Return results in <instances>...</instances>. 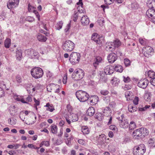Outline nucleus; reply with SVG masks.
Masks as SVG:
<instances>
[{"instance_id":"43","label":"nucleus","mask_w":155,"mask_h":155,"mask_svg":"<svg viewBox=\"0 0 155 155\" xmlns=\"http://www.w3.org/2000/svg\"><path fill=\"white\" fill-rule=\"evenodd\" d=\"M36 8L30 4H29L28 6V10L29 12H33L36 10Z\"/></svg>"},{"instance_id":"30","label":"nucleus","mask_w":155,"mask_h":155,"mask_svg":"<svg viewBox=\"0 0 155 155\" xmlns=\"http://www.w3.org/2000/svg\"><path fill=\"white\" fill-rule=\"evenodd\" d=\"M68 123L70 124H71V122H72V120L73 119L72 118V114H70V115H66L64 117Z\"/></svg>"},{"instance_id":"15","label":"nucleus","mask_w":155,"mask_h":155,"mask_svg":"<svg viewBox=\"0 0 155 155\" xmlns=\"http://www.w3.org/2000/svg\"><path fill=\"white\" fill-rule=\"evenodd\" d=\"M117 59V55L114 53L109 54L107 57L108 61L110 63H114Z\"/></svg>"},{"instance_id":"32","label":"nucleus","mask_w":155,"mask_h":155,"mask_svg":"<svg viewBox=\"0 0 155 155\" xmlns=\"http://www.w3.org/2000/svg\"><path fill=\"white\" fill-rule=\"evenodd\" d=\"M140 131L142 135H143V136L147 135L149 134V131L148 130L145 128L141 127L140 128Z\"/></svg>"},{"instance_id":"48","label":"nucleus","mask_w":155,"mask_h":155,"mask_svg":"<svg viewBox=\"0 0 155 155\" xmlns=\"http://www.w3.org/2000/svg\"><path fill=\"white\" fill-rule=\"evenodd\" d=\"M148 143L150 146L153 147H155V143H154V141L153 139H150L148 140Z\"/></svg>"},{"instance_id":"26","label":"nucleus","mask_w":155,"mask_h":155,"mask_svg":"<svg viewBox=\"0 0 155 155\" xmlns=\"http://www.w3.org/2000/svg\"><path fill=\"white\" fill-rule=\"evenodd\" d=\"M95 112L94 108L92 107H90L87 110L86 113L89 116H93Z\"/></svg>"},{"instance_id":"41","label":"nucleus","mask_w":155,"mask_h":155,"mask_svg":"<svg viewBox=\"0 0 155 155\" xmlns=\"http://www.w3.org/2000/svg\"><path fill=\"white\" fill-rule=\"evenodd\" d=\"M8 122L9 124L11 125H14L16 123V120L14 118H10L8 120Z\"/></svg>"},{"instance_id":"13","label":"nucleus","mask_w":155,"mask_h":155,"mask_svg":"<svg viewBox=\"0 0 155 155\" xmlns=\"http://www.w3.org/2000/svg\"><path fill=\"white\" fill-rule=\"evenodd\" d=\"M114 67L112 66L107 65L105 68L104 70V72L106 74H112L114 71Z\"/></svg>"},{"instance_id":"38","label":"nucleus","mask_w":155,"mask_h":155,"mask_svg":"<svg viewBox=\"0 0 155 155\" xmlns=\"http://www.w3.org/2000/svg\"><path fill=\"white\" fill-rule=\"evenodd\" d=\"M148 76L151 79L155 78V72L152 71H149L147 72Z\"/></svg>"},{"instance_id":"27","label":"nucleus","mask_w":155,"mask_h":155,"mask_svg":"<svg viewBox=\"0 0 155 155\" xmlns=\"http://www.w3.org/2000/svg\"><path fill=\"white\" fill-rule=\"evenodd\" d=\"M44 107H47L46 110L52 112L55 110L54 107L52 104H51L49 103H47L46 105Z\"/></svg>"},{"instance_id":"64","label":"nucleus","mask_w":155,"mask_h":155,"mask_svg":"<svg viewBox=\"0 0 155 155\" xmlns=\"http://www.w3.org/2000/svg\"><path fill=\"white\" fill-rule=\"evenodd\" d=\"M78 143L81 145H83L85 143V141L82 139H79L78 140Z\"/></svg>"},{"instance_id":"47","label":"nucleus","mask_w":155,"mask_h":155,"mask_svg":"<svg viewBox=\"0 0 155 155\" xmlns=\"http://www.w3.org/2000/svg\"><path fill=\"white\" fill-rule=\"evenodd\" d=\"M63 23L62 21H59L57 24L56 27L58 30H59L62 28Z\"/></svg>"},{"instance_id":"2","label":"nucleus","mask_w":155,"mask_h":155,"mask_svg":"<svg viewBox=\"0 0 155 155\" xmlns=\"http://www.w3.org/2000/svg\"><path fill=\"white\" fill-rule=\"evenodd\" d=\"M75 47L74 43L70 40H67L62 44V48L66 52H70L72 51Z\"/></svg>"},{"instance_id":"42","label":"nucleus","mask_w":155,"mask_h":155,"mask_svg":"<svg viewBox=\"0 0 155 155\" xmlns=\"http://www.w3.org/2000/svg\"><path fill=\"white\" fill-rule=\"evenodd\" d=\"M11 45V40L7 38L6 39L5 42V47L7 48H9Z\"/></svg>"},{"instance_id":"54","label":"nucleus","mask_w":155,"mask_h":155,"mask_svg":"<svg viewBox=\"0 0 155 155\" xmlns=\"http://www.w3.org/2000/svg\"><path fill=\"white\" fill-rule=\"evenodd\" d=\"M115 0H104L105 3L107 5H110L113 3Z\"/></svg>"},{"instance_id":"46","label":"nucleus","mask_w":155,"mask_h":155,"mask_svg":"<svg viewBox=\"0 0 155 155\" xmlns=\"http://www.w3.org/2000/svg\"><path fill=\"white\" fill-rule=\"evenodd\" d=\"M139 42L142 45H144L147 44V40L145 38H140L139 39Z\"/></svg>"},{"instance_id":"16","label":"nucleus","mask_w":155,"mask_h":155,"mask_svg":"<svg viewBox=\"0 0 155 155\" xmlns=\"http://www.w3.org/2000/svg\"><path fill=\"white\" fill-rule=\"evenodd\" d=\"M147 15L151 19L155 18V11L152 9L148 10L146 12Z\"/></svg>"},{"instance_id":"45","label":"nucleus","mask_w":155,"mask_h":155,"mask_svg":"<svg viewBox=\"0 0 155 155\" xmlns=\"http://www.w3.org/2000/svg\"><path fill=\"white\" fill-rule=\"evenodd\" d=\"M136 127V125L135 123L133 121H131L130 124L129 128L130 130H133Z\"/></svg>"},{"instance_id":"7","label":"nucleus","mask_w":155,"mask_h":155,"mask_svg":"<svg viewBox=\"0 0 155 155\" xmlns=\"http://www.w3.org/2000/svg\"><path fill=\"white\" fill-rule=\"evenodd\" d=\"M84 75V70L80 68L76 69L73 73L72 77L75 80H79L83 78Z\"/></svg>"},{"instance_id":"58","label":"nucleus","mask_w":155,"mask_h":155,"mask_svg":"<svg viewBox=\"0 0 155 155\" xmlns=\"http://www.w3.org/2000/svg\"><path fill=\"white\" fill-rule=\"evenodd\" d=\"M33 13L35 14L36 17L38 18V21H40V16L38 12L36 10Z\"/></svg>"},{"instance_id":"12","label":"nucleus","mask_w":155,"mask_h":155,"mask_svg":"<svg viewBox=\"0 0 155 155\" xmlns=\"http://www.w3.org/2000/svg\"><path fill=\"white\" fill-rule=\"evenodd\" d=\"M149 83V81L146 78L142 79L140 80L138 83V86L140 87L143 89L145 88Z\"/></svg>"},{"instance_id":"4","label":"nucleus","mask_w":155,"mask_h":155,"mask_svg":"<svg viewBox=\"0 0 155 155\" xmlns=\"http://www.w3.org/2000/svg\"><path fill=\"white\" fill-rule=\"evenodd\" d=\"M31 73L33 77L36 79H38L42 77L44 72L41 68L39 67H35L31 69Z\"/></svg>"},{"instance_id":"36","label":"nucleus","mask_w":155,"mask_h":155,"mask_svg":"<svg viewBox=\"0 0 155 155\" xmlns=\"http://www.w3.org/2000/svg\"><path fill=\"white\" fill-rule=\"evenodd\" d=\"M50 127L51 132L52 133L56 134L57 133L58 127L56 125L54 124H53Z\"/></svg>"},{"instance_id":"63","label":"nucleus","mask_w":155,"mask_h":155,"mask_svg":"<svg viewBox=\"0 0 155 155\" xmlns=\"http://www.w3.org/2000/svg\"><path fill=\"white\" fill-rule=\"evenodd\" d=\"M5 93L3 89L0 87V97H2L5 95Z\"/></svg>"},{"instance_id":"6","label":"nucleus","mask_w":155,"mask_h":155,"mask_svg":"<svg viewBox=\"0 0 155 155\" xmlns=\"http://www.w3.org/2000/svg\"><path fill=\"white\" fill-rule=\"evenodd\" d=\"M146 148L143 144L135 146L133 150L134 155H143L146 151Z\"/></svg>"},{"instance_id":"59","label":"nucleus","mask_w":155,"mask_h":155,"mask_svg":"<svg viewBox=\"0 0 155 155\" xmlns=\"http://www.w3.org/2000/svg\"><path fill=\"white\" fill-rule=\"evenodd\" d=\"M150 107V105H146L143 107H140L139 108V110L140 111H145L147 109L149 108Z\"/></svg>"},{"instance_id":"14","label":"nucleus","mask_w":155,"mask_h":155,"mask_svg":"<svg viewBox=\"0 0 155 155\" xmlns=\"http://www.w3.org/2000/svg\"><path fill=\"white\" fill-rule=\"evenodd\" d=\"M132 136L135 139H139L142 136L140 128L134 131L132 134Z\"/></svg>"},{"instance_id":"62","label":"nucleus","mask_w":155,"mask_h":155,"mask_svg":"<svg viewBox=\"0 0 155 155\" xmlns=\"http://www.w3.org/2000/svg\"><path fill=\"white\" fill-rule=\"evenodd\" d=\"M16 81L18 83H21L22 81V79L19 76H17L15 78Z\"/></svg>"},{"instance_id":"51","label":"nucleus","mask_w":155,"mask_h":155,"mask_svg":"<svg viewBox=\"0 0 155 155\" xmlns=\"http://www.w3.org/2000/svg\"><path fill=\"white\" fill-rule=\"evenodd\" d=\"M123 81L125 83H127L130 82L131 81L130 78L128 76L125 77V76L123 77Z\"/></svg>"},{"instance_id":"40","label":"nucleus","mask_w":155,"mask_h":155,"mask_svg":"<svg viewBox=\"0 0 155 155\" xmlns=\"http://www.w3.org/2000/svg\"><path fill=\"white\" fill-rule=\"evenodd\" d=\"M144 100L147 101H150V94L149 93H147L145 94L144 96Z\"/></svg>"},{"instance_id":"29","label":"nucleus","mask_w":155,"mask_h":155,"mask_svg":"<svg viewBox=\"0 0 155 155\" xmlns=\"http://www.w3.org/2000/svg\"><path fill=\"white\" fill-rule=\"evenodd\" d=\"M120 125L121 127L123 128H127L129 124L127 120H124L120 121Z\"/></svg>"},{"instance_id":"18","label":"nucleus","mask_w":155,"mask_h":155,"mask_svg":"<svg viewBox=\"0 0 155 155\" xmlns=\"http://www.w3.org/2000/svg\"><path fill=\"white\" fill-rule=\"evenodd\" d=\"M99 98L97 96H92L90 97V102L91 105H94L97 104Z\"/></svg>"},{"instance_id":"39","label":"nucleus","mask_w":155,"mask_h":155,"mask_svg":"<svg viewBox=\"0 0 155 155\" xmlns=\"http://www.w3.org/2000/svg\"><path fill=\"white\" fill-rule=\"evenodd\" d=\"M119 82V80L116 78L114 77L111 80V83L113 85H117Z\"/></svg>"},{"instance_id":"50","label":"nucleus","mask_w":155,"mask_h":155,"mask_svg":"<svg viewBox=\"0 0 155 155\" xmlns=\"http://www.w3.org/2000/svg\"><path fill=\"white\" fill-rule=\"evenodd\" d=\"M109 128L117 132L118 130V129L117 127L115 125H111L109 127Z\"/></svg>"},{"instance_id":"53","label":"nucleus","mask_w":155,"mask_h":155,"mask_svg":"<svg viewBox=\"0 0 155 155\" xmlns=\"http://www.w3.org/2000/svg\"><path fill=\"white\" fill-rule=\"evenodd\" d=\"M26 20L27 21L29 22H32L35 21V18L32 17L28 16L27 17Z\"/></svg>"},{"instance_id":"24","label":"nucleus","mask_w":155,"mask_h":155,"mask_svg":"<svg viewBox=\"0 0 155 155\" xmlns=\"http://www.w3.org/2000/svg\"><path fill=\"white\" fill-rule=\"evenodd\" d=\"M125 96L127 100L128 101L131 100L133 97L132 92L129 91H127L125 92Z\"/></svg>"},{"instance_id":"10","label":"nucleus","mask_w":155,"mask_h":155,"mask_svg":"<svg viewBox=\"0 0 155 155\" xmlns=\"http://www.w3.org/2000/svg\"><path fill=\"white\" fill-rule=\"evenodd\" d=\"M142 52L145 56L148 58L153 54L154 50L152 47L147 46L143 48Z\"/></svg>"},{"instance_id":"55","label":"nucleus","mask_w":155,"mask_h":155,"mask_svg":"<svg viewBox=\"0 0 155 155\" xmlns=\"http://www.w3.org/2000/svg\"><path fill=\"white\" fill-rule=\"evenodd\" d=\"M139 101V99L138 97L136 96L135 97L133 101V103L134 104L137 105L138 104V102Z\"/></svg>"},{"instance_id":"49","label":"nucleus","mask_w":155,"mask_h":155,"mask_svg":"<svg viewBox=\"0 0 155 155\" xmlns=\"http://www.w3.org/2000/svg\"><path fill=\"white\" fill-rule=\"evenodd\" d=\"M72 118L73 119L72 120V122L76 121L78 120V118L77 115L75 114L72 113Z\"/></svg>"},{"instance_id":"33","label":"nucleus","mask_w":155,"mask_h":155,"mask_svg":"<svg viewBox=\"0 0 155 155\" xmlns=\"http://www.w3.org/2000/svg\"><path fill=\"white\" fill-rule=\"evenodd\" d=\"M53 90L55 93H58L60 92L61 87L57 84H53L52 86Z\"/></svg>"},{"instance_id":"25","label":"nucleus","mask_w":155,"mask_h":155,"mask_svg":"<svg viewBox=\"0 0 155 155\" xmlns=\"http://www.w3.org/2000/svg\"><path fill=\"white\" fill-rule=\"evenodd\" d=\"M106 138V136L104 134H101L99 135L98 139V141L101 144L104 143V141Z\"/></svg>"},{"instance_id":"22","label":"nucleus","mask_w":155,"mask_h":155,"mask_svg":"<svg viewBox=\"0 0 155 155\" xmlns=\"http://www.w3.org/2000/svg\"><path fill=\"white\" fill-rule=\"evenodd\" d=\"M148 6L151 8L152 9H155V0H148L147 3Z\"/></svg>"},{"instance_id":"34","label":"nucleus","mask_w":155,"mask_h":155,"mask_svg":"<svg viewBox=\"0 0 155 155\" xmlns=\"http://www.w3.org/2000/svg\"><path fill=\"white\" fill-rule=\"evenodd\" d=\"M81 130L83 133L84 134H88L90 132V130L87 126H83L81 128Z\"/></svg>"},{"instance_id":"20","label":"nucleus","mask_w":155,"mask_h":155,"mask_svg":"<svg viewBox=\"0 0 155 155\" xmlns=\"http://www.w3.org/2000/svg\"><path fill=\"white\" fill-rule=\"evenodd\" d=\"M102 58L100 56L97 57L95 59H94L93 63L94 66L95 68L97 67L99 64L102 62Z\"/></svg>"},{"instance_id":"11","label":"nucleus","mask_w":155,"mask_h":155,"mask_svg":"<svg viewBox=\"0 0 155 155\" xmlns=\"http://www.w3.org/2000/svg\"><path fill=\"white\" fill-rule=\"evenodd\" d=\"M19 0H14V2L9 1L7 3V6L8 9H14L17 7L19 3Z\"/></svg>"},{"instance_id":"3","label":"nucleus","mask_w":155,"mask_h":155,"mask_svg":"<svg viewBox=\"0 0 155 155\" xmlns=\"http://www.w3.org/2000/svg\"><path fill=\"white\" fill-rule=\"evenodd\" d=\"M76 96L80 101L84 102L87 101L89 97V94L86 91L79 90L76 93Z\"/></svg>"},{"instance_id":"57","label":"nucleus","mask_w":155,"mask_h":155,"mask_svg":"<svg viewBox=\"0 0 155 155\" xmlns=\"http://www.w3.org/2000/svg\"><path fill=\"white\" fill-rule=\"evenodd\" d=\"M67 108L68 111L70 114H71L73 110V108L71 106L70 104H68L67 105Z\"/></svg>"},{"instance_id":"9","label":"nucleus","mask_w":155,"mask_h":155,"mask_svg":"<svg viewBox=\"0 0 155 155\" xmlns=\"http://www.w3.org/2000/svg\"><path fill=\"white\" fill-rule=\"evenodd\" d=\"M91 39L98 44L102 45L104 42V38L101 35L97 33H93L91 36Z\"/></svg>"},{"instance_id":"8","label":"nucleus","mask_w":155,"mask_h":155,"mask_svg":"<svg viewBox=\"0 0 155 155\" xmlns=\"http://www.w3.org/2000/svg\"><path fill=\"white\" fill-rule=\"evenodd\" d=\"M24 114L27 116H28L29 117H32V118H34L33 121L31 123H30V124H32L35 122L36 119V117L35 114H34V112L32 111L28 110H25L24 111H21L20 112L19 117L23 121H24V119H25V117L23 118L22 117V116L24 115Z\"/></svg>"},{"instance_id":"37","label":"nucleus","mask_w":155,"mask_h":155,"mask_svg":"<svg viewBox=\"0 0 155 155\" xmlns=\"http://www.w3.org/2000/svg\"><path fill=\"white\" fill-rule=\"evenodd\" d=\"M114 70L117 72H121L123 71V68L121 65L117 64L115 66Z\"/></svg>"},{"instance_id":"19","label":"nucleus","mask_w":155,"mask_h":155,"mask_svg":"<svg viewBox=\"0 0 155 155\" xmlns=\"http://www.w3.org/2000/svg\"><path fill=\"white\" fill-rule=\"evenodd\" d=\"M81 22L84 25H87L89 23V20L86 15H83L81 19Z\"/></svg>"},{"instance_id":"60","label":"nucleus","mask_w":155,"mask_h":155,"mask_svg":"<svg viewBox=\"0 0 155 155\" xmlns=\"http://www.w3.org/2000/svg\"><path fill=\"white\" fill-rule=\"evenodd\" d=\"M100 93L101 95H106L108 94L109 91L107 90H103L101 91Z\"/></svg>"},{"instance_id":"1","label":"nucleus","mask_w":155,"mask_h":155,"mask_svg":"<svg viewBox=\"0 0 155 155\" xmlns=\"http://www.w3.org/2000/svg\"><path fill=\"white\" fill-rule=\"evenodd\" d=\"M121 42L118 39L114 40L113 42H107L106 45V49L107 51H113L121 45Z\"/></svg>"},{"instance_id":"28","label":"nucleus","mask_w":155,"mask_h":155,"mask_svg":"<svg viewBox=\"0 0 155 155\" xmlns=\"http://www.w3.org/2000/svg\"><path fill=\"white\" fill-rule=\"evenodd\" d=\"M14 98L15 100L18 101H21L23 103H25L26 102L22 96L17 95H14Z\"/></svg>"},{"instance_id":"23","label":"nucleus","mask_w":155,"mask_h":155,"mask_svg":"<svg viewBox=\"0 0 155 155\" xmlns=\"http://www.w3.org/2000/svg\"><path fill=\"white\" fill-rule=\"evenodd\" d=\"M37 38L39 41L42 42H45L47 39L45 36L40 34L37 35Z\"/></svg>"},{"instance_id":"21","label":"nucleus","mask_w":155,"mask_h":155,"mask_svg":"<svg viewBox=\"0 0 155 155\" xmlns=\"http://www.w3.org/2000/svg\"><path fill=\"white\" fill-rule=\"evenodd\" d=\"M103 112L104 115L108 117L110 116L111 110L109 107H106L103 109Z\"/></svg>"},{"instance_id":"44","label":"nucleus","mask_w":155,"mask_h":155,"mask_svg":"<svg viewBox=\"0 0 155 155\" xmlns=\"http://www.w3.org/2000/svg\"><path fill=\"white\" fill-rule=\"evenodd\" d=\"M16 57L17 59L20 60L22 57V52L19 51H18L16 53Z\"/></svg>"},{"instance_id":"52","label":"nucleus","mask_w":155,"mask_h":155,"mask_svg":"<svg viewBox=\"0 0 155 155\" xmlns=\"http://www.w3.org/2000/svg\"><path fill=\"white\" fill-rule=\"evenodd\" d=\"M124 63L126 67L130 65V61L127 58H125L124 59Z\"/></svg>"},{"instance_id":"56","label":"nucleus","mask_w":155,"mask_h":155,"mask_svg":"<svg viewBox=\"0 0 155 155\" xmlns=\"http://www.w3.org/2000/svg\"><path fill=\"white\" fill-rule=\"evenodd\" d=\"M34 100L35 102L34 105L35 106L36 110H37V106H38L40 104L39 100H36L35 98H34Z\"/></svg>"},{"instance_id":"5","label":"nucleus","mask_w":155,"mask_h":155,"mask_svg":"<svg viewBox=\"0 0 155 155\" xmlns=\"http://www.w3.org/2000/svg\"><path fill=\"white\" fill-rule=\"evenodd\" d=\"M81 57V56L80 53L73 52L70 55L69 61L72 64L75 65L79 62Z\"/></svg>"},{"instance_id":"17","label":"nucleus","mask_w":155,"mask_h":155,"mask_svg":"<svg viewBox=\"0 0 155 155\" xmlns=\"http://www.w3.org/2000/svg\"><path fill=\"white\" fill-rule=\"evenodd\" d=\"M77 5H79L77 7V9L78 10V11L80 13H85L86 12L84 9L83 8L82 6L83 5V3L82 2V0H79V2L77 3Z\"/></svg>"},{"instance_id":"61","label":"nucleus","mask_w":155,"mask_h":155,"mask_svg":"<svg viewBox=\"0 0 155 155\" xmlns=\"http://www.w3.org/2000/svg\"><path fill=\"white\" fill-rule=\"evenodd\" d=\"M67 74H64L63 80V82L64 84H66L67 82Z\"/></svg>"},{"instance_id":"35","label":"nucleus","mask_w":155,"mask_h":155,"mask_svg":"<svg viewBox=\"0 0 155 155\" xmlns=\"http://www.w3.org/2000/svg\"><path fill=\"white\" fill-rule=\"evenodd\" d=\"M137 107L134 106L132 104H129L128 106V110L130 112H133L136 111Z\"/></svg>"},{"instance_id":"31","label":"nucleus","mask_w":155,"mask_h":155,"mask_svg":"<svg viewBox=\"0 0 155 155\" xmlns=\"http://www.w3.org/2000/svg\"><path fill=\"white\" fill-rule=\"evenodd\" d=\"M82 13H80L78 12V11H75L74 13L73 14L72 16V19L74 21H76L77 20L78 17L79 16V14H81Z\"/></svg>"}]
</instances>
